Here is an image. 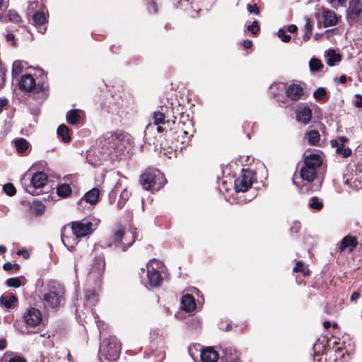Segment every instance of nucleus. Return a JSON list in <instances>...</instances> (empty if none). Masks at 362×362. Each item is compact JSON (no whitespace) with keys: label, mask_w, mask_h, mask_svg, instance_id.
Masks as SVG:
<instances>
[{"label":"nucleus","mask_w":362,"mask_h":362,"mask_svg":"<svg viewBox=\"0 0 362 362\" xmlns=\"http://www.w3.org/2000/svg\"><path fill=\"white\" fill-rule=\"evenodd\" d=\"M98 219L83 218L73 221L62 229V241L69 249H72L78 243V240L91 235L98 228Z\"/></svg>","instance_id":"f257e3e1"},{"label":"nucleus","mask_w":362,"mask_h":362,"mask_svg":"<svg viewBox=\"0 0 362 362\" xmlns=\"http://www.w3.org/2000/svg\"><path fill=\"white\" fill-rule=\"evenodd\" d=\"M135 238L133 232H126L122 227H118L112 231L108 238L103 240L99 244H95L94 250L98 247L106 248L115 246L121 248L122 251H126L133 244Z\"/></svg>","instance_id":"f03ea898"},{"label":"nucleus","mask_w":362,"mask_h":362,"mask_svg":"<svg viewBox=\"0 0 362 362\" xmlns=\"http://www.w3.org/2000/svg\"><path fill=\"white\" fill-rule=\"evenodd\" d=\"M64 288L56 281L48 283L42 296V301L45 308H57L64 302Z\"/></svg>","instance_id":"7ed1b4c3"},{"label":"nucleus","mask_w":362,"mask_h":362,"mask_svg":"<svg viewBox=\"0 0 362 362\" xmlns=\"http://www.w3.org/2000/svg\"><path fill=\"white\" fill-rule=\"evenodd\" d=\"M18 85L21 90L32 92L36 99L44 100L47 97V86L43 83L36 82L30 74L23 75Z\"/></svg>","instance_id":"20e7f679"},{"label":"nucleus","mask_w":362,"mask_h":362,"mask_svg":"<svg viewBox=\"0 0 362 362\" xmlns=\"http://www.w3.org/2000/svg\"><path fill=\"white\" fill-rule=\"evenodd\" d=\"M141 182L146 190L158 191L165 183V178L158 170L148 169L141 177Z\"/></svg>","instance_id":"39448f33"},{"label":"nucleus","mask_w":362,"mask_h":362,"mask_svg":"<svg viewBox=\"0 0 362 362\" xmlns=\"http://www.w3.org/2000/svg\"><path fill=\"white\" fill-rule=\"evenodd\" d=\"M148 283L151 286H158L163 281L161 272L164 265L162 262L156 259H151L146 264Z\"/></svg>","instance_id":"423d86ee"},{"label":"nucleus","mask_w":362,"mask_h":362,"mask_svg":"<svg viewBox=\"0 0 362 362\" xmlns=\"http://www.w3.org/2000/svg\"><path fill=\"white\" fill-rule=\"evenodd\" d=\"M121 350V344L116 337H111L103 341L101 346L102 354L110 361L116 360Z\"/></svg>","instance_id":"0eeeda50"},{"label":"nucleus","mask_w":362,"mask_h":362,"mask_svg":"<svg viewBox=\"0 0 362 362\" xmlns=\"http://www.w3.org/2000/svg\"><path fill=\"white\" fill-rule=\"evenodd\" d=\"M124 138V134L119 132H107L100 139V144L105 151L111 152L119 147Z\"/></svg>","instance_id":"6e6552de"},{"label":"nucleus","mask_w":362,"mask_h":362,"mask_svg":"<svg viewBox=\"0 0 362 362\" xmlns=\"http://www.w3.org/2000/svg\"><path fill=\"white\" fill-rule=\"evenodd\" d=\"M30 183L25 187V190L29 194L36 196L40 194L37 190L44 187L47 182V176L43 172H37L31 177L28 178Z\"/></svg>","instance_id":"1a4fd4ad"},{"label":"nucleus","mask_w":362,"mask_h":362,"mask_svg":"<svg viewBox=\"0 0 362 362\" xmlns=\"http://www.w3.org/2000/svg\"><path fill=\"white\" fill-rule=\"evenodd\" d=\"M23 320L26 325V330L22 332L30 334L32 331H30L28 328H33L40 325L42 320V315L40 310L35 308H30L27 309L23 313Z\"/></svg>","instance_id":"9d476101"},{"label":"nucleus","mask_w":362,"mask_h":362,"mask_svg":"<svg viewBox=\"0 0 362 362\" xmlns=\"http://www.w3.org/2000/svg\"><path fill=\"white\" fill-rule=\"evenodd\" d=\"M167 113L164 111V108L163 107H160V110L155 111L153 113L152 119L153 121V123H149L146 127V133L148 132H151L156 126V130L158 133H163L165 131V129L160 127V124H165V123H168V119H167Z\"/></svg>","instance_id":"9b49d317"},{"label":"nucleus","mask_w":362,"mask_h":362,"mask_svg":"<svg viewBox=\"0 0 362 362\" xmlns=\"http://www.w3.org/2000/svg\"><path fill=\"white\" fill-rule=\"evenodd\" d=\"M253 181L254 173L243 169L241 175L235 180V188L237 192H246L251 187Z\"/></svg>","instance_id":"f8f14e48"},{"label":"nucleus","mask_w":362,"mask_h":362,"mask_svg":"<svg viewBox=\"0 0 362 362\" xmlns=\"http://www.w3.org/2000/svg\"><path fill=\"white\" fill-rule=\"evenodd\" d=\"M346 16L350 22L362 21V2L360 0L349 1Z\"/></svg>","instance_id":"ddd939ff"},{"label":"nucleus","mask_w":362,"mask_h":362,"mask_svg":"<svg viewBox=\"0 0 362 362\" xmlns=\"http://www.w3.org/2000/svg\"><path fill=\"white\" fill-rule=\"evenodd\" d=\"M105 268L104 255L95 256L93 265L90 268L88 277L93 279H100Z\"/></svg>","instance_id":"4468645a"},{"label":"nucleus","mask_w":362,"mask_h":362,"mask_svg":"<svg viewBox=\"0 0 362 362\" xmlns=\"http://www.w3.org/2000/svg\"><path fill=\"white\" fill-rule=\"evenodd\" d=\"M119 192L120 193V196L119 199L117 202V206L119 208L122 209L124 206L126 202L130 197L131 193L126 187H122L121 180H119L116 183L114 188L110 192V196H116Z\"/></svg>","instance_id":"2eb2a0df"},{"label":"nucleus","mask_w":362,"mask_h":362,"mask_svg":"<svg viewBox=\"0 0 362 362\" xmlns=\"http://www.w3.org/2000/svg\"><path fill=\"white\" fill-rule=\"evenodd\" d=\"M286 96L292 100H298L304 95V88L300 84L291 83L287 86Z\"/></svg>","instance_id":"dca6fc26"},{"label":"nucleus","mask_w":362,"mask_h":362,"mask_svg":"<svg viewBox=\"0 0 362 362\" xmlns=\"http://www.w3.org/2000/svg\"><path fill=\"white\" fill-rule=\"evenodd\" d=\"M296 120L303 124L310 122L312 118V110L308 105L300 106L296 110Z\"/></svg>","instance_id":"f3484780"},{"label":"nucleus","mask_w":362,"mask_h":362,"mask_svg":"<svg viewBox=\"0 0 362 362\" xmlns=\"http://www.w3.org/2000/svg\"><path fill=\"white\" fill-rule=\"evenodd\" d=\"M358 245L357 238L354 236L347 235L344 237L339 243V250L341 252L347 250L349 252L354 251Z\"/></svg>","instance_id":"a211bd4d"},{"label":"nucleus","mask_w":362,"mask_h":362,"mask_svg":"<svg viewBox=\"0 0 362 362\" xmlns=\"http://www.w3.org/2000/svg\"><path fill=\"white\" fill-rule=\"evenodd\" d=\"M100 192L96 188L87 192L80 199L78 206H82L84 202L89 203L90 205H95L99 200Z\"/></svg>","instance_id":"6ab92c4d"},{"label":"nucleus","mask_w":362,"mask_h":362,"mask_svg":"<svg viewBox=\"0 0 362 362\" xmlns=\"http://www.w3.org/2000/svg\"><path fill=\"white\" fill-rule=\"evenodd\" d=\"M322 17L325 27L336 25L339 18L334 11L330 10H324Z\"/></svg>","instance_id":"aec40b11"},{"label":"nucleus","mask_w":362,"mask_h":362,"mask_svg":"<svg viewBox=\"0 0 362 362\" xmlns=\"http://www.w3.org/2000/svg\"><path fill=\"white\" fill-rule=\"evenodd\" d=\"M200 357L203 362H216L218 354L212 347H206L202 349Z\"/></svg>","instance_id":"412c9836"},{"label":"nucleus","mask_w":362,"mask_h":362,"mask_svg":"<svg viewBox=\"0 0 362 362\" xmlns=\"http://www.w3.org/2000/svg\"><path fill=\"white\" fill-rule=\"evenodd\" d=\"M181 305L187 312H192L196 308V303L192 295L186 293L182 296Z\"/></svg>","instance_id":"4be33fe9"},{"label":"nucleus","mask_w":362,"mask_h":362,"mask_svg":"<svg viewBox=\"0 0 362 362\" xmlns=\"http://www.w3.org/2000/svg\"><path fill=\"white\" fill-rule=\"evenodd\" d=\"M300 177L309 182H313L316 177V169L304 165L300 169Z\"/></svg>","instance_id":"5701e85b"},{"label":"nucleus","mask_w":362,"mask_h":362,"mask_svg":"<svg viewBox=\"0 0 362 362\" xmlns=\"http://www.w3.org/2000/svg\"><path fill=\"white\" fill-rule=\"evenodd\" d=\"M322 163V160L318 155L311 154L305 158L304 165L306 166L313 167L315 169H317Z\"/></svg>","instance_id":"b1692460"},{"label":"nucleus","mask_w":362,"mask_h":362,"mask_svg":"<svg viewBox=\"0 0 362 362\" xmlns=\"http://www.w3.org/2000/svg\"><path fill=\"white\" fill-rule=\"evenodd\" d=\"M325 58L326 63L329 66H334L341 59V55L337 53L334 49H329L325 54Z\"/></svg>","instance_id":"393cba45"},{"label":"nucleus","mask_w":362,"mask_h":362,"mask_svg":"<svg viewBox=\"0 0 362 362\" xmlns=\"http://www.w3.org/2000/svg\"><path fill=\"white\" fill-rule=\"evenodd\" d=\"M81 111L78 109H73L67 112L66 119L69 124H76L81 119Z\"/></svg>","instance_id":"a878e982"},{"label":"nucleus","mask_w":362,"mask_h":362,"mask_svg":"<svg viewBox=\"0 0 362 362\" xmlns=\"http://www.w3.org/2000/svg\"><path fill=\"white\" fill-rule=\"evenodd\" d=\"M16 149L18 153H24L30 148L28 141L23 138L14 141Z\"/></svg>","instance_id":"bb28decb"},{"label":"nucleus","mask_w":362,"mask_h":362,"mask_svg":"<svg viewBox=\"0 0 362 362\" xmlns=\"http://www.w3.org/2000/svg\"><path fill=\"white\" fill-rule=\"evenodd\" d=\"M305 137L308 144L310 145H317L320 139V134L317 130H310L305 133Z\"/></svg>","instance_id":"cd10ccee"},{"label":"nucleus","mask_w":362,"mask_h":362,"mask_svg":"<svg viewBox=\"0 0 362 362\" xmlns=\"http://www.w3.org/2000/svg\"><path fill=\"white\" fill-rule=\"evenodd\" d=\"M72 189L68 184H61L57 188V193L61 197H67L71 194Z\"/></svg>","instance_id":"c85d7f7f"},{"label":"nucleus","mask_w":362,"mask_h":362,"mask_svg":"<svg viewBox=\"0 0 362 362\" xmlns=\"http://www.w3.org/2000/svg\"><path fill=\"white\" fill-rule=\"evenodd\" d=\"M69 129L65 124H61L57 128V134L62 137L64 142H69L71 140L69 136Z\"/></svg>","instance_id":"c756f323"},{"label":"nucleus","mask_w":362,"mask_h":362,"mask_svg":"<svg viewBox=\"0 0 362 362\" xmlns=\"http://www.w3.org/2000/svg\"><path fill=\"white\" fill-rule=\"evenodd\" d=\"M17 302V298L15 296H1L0 298V303L4 305L7 309H10L13 307L14 303Z\"/></svg>","instance_id":"7c9ffc66"},{"label":"nucleus","mask_w":362,"mask_h":362,"mask_svg":"<svg viewBox=\"0 0 362 362\" xmlns=\"http://www.w3.org/2000/svg\"><path fill=\"white\" fill-rule=\"evenodd\" d=\"M24 69L23 62L22 61H15L12 67V76L13 78L18 77Z\"/></svg>","instance_id":"2f4dec72"},{"label":"nucleus","mask_w":362,"mask_h":362,"mask_svg":"<svg viewBox=\"0 0 362 362\" xmlns=\"http://www.w3.org/2000/svg\"><path fill=\"white\" fill-rule=\"evenodd\" d=\"M309 67L310 71L315 72L321 70L323 67V64L319 59L316 58H312L309 62Z\"/></svg>","instance_id":"473e14b6"},{"label":"nucleus","mask_w":362,"mask_h":362,"mask_svg":"<svg viewBox=\"0 0 362 362\" xmlns=\"http://www.w3.org/2000/svg\"><path fill=\"white\" fill-rule=\"evenodd\" d=\"M304 30L305 33L303 35V38L305 41H308L310 38V36L312 35V25L308 19H307L306 21L305 25L304 26Z\"/></svg>","instance_id":"72a5a7b5"},{"label":"nucleus","mask_w":362,"mask_h":362,"mask_svg":"<svg viewBox=\"0 0 362 362\" xmlns=\"http://www.w3.org/2000/svg\"><path fill=\"white\" fill-rule=\"evenodd\" d=\"M309 206L315 210H320L323 206V204L317 197H313L310 200Z\"/></svg>","instance_id":"f704fd0d"},{"label":"nucleus","mask_w":362,"mask_h":362,"mask_svg":"<svg viewBox=\"0 0 362 362\" xmlns=\"http://www.w3.org/2000/svg\"><path fill=\"white\" fill-rule=\"evenodd\" d=\"M8 17L10 21L18 23L21 21V16L14 10H10L8 13Z\"/></svg>","instance_id":"c9c22d12"},{"label":"nucleus","mask_w":362,"mask_h":362,"mask_svg":"<svg viewBox=\"0 0 362 362\" xmlns=\"http://www.w3.org/2000/svg\"><path fill=\"white\" fill-rule=\"evenodd\" d=\"M33 19L36 24L42 25L45 22L46 17L43 13L37 12L33 15Z\"/></svg>","instance_id":"e433bc0d"},{"label":"nucleus","mask_w":362,"mask_h":362,"mask_svg":"<svg viewBox=\"0 0 362 362\" xmlns=\"http://www.w3.org/2000/svg\"><path fill=\"white\" fill-rule=\"evenodd\" d=\"M4 192L8 196H13L16 194V189L11 183H7L3 187Z\"/></svg>","instance_id":"4c0bfd02"},{"label":"nucleus","mask_w":362,"mask_h":362,"mask_svg":"<svg viewBox=\"0 0 362 362\" xmlns=\"http://www.w3.org/2000/svg\"><path fill=\"white\" fill-rule=\"evenodd\" d=\"M327 94V90L325 88H318L313 93V96L317 100H322Z\"/></svg>","instance_id":"58836bf2"},{"label":"nucleus","mask_w":362,"mask_h":362,"mask_svg":"<svg viewBox=\"0 0 362 362\" xmlns=\"http://www.w3.org/2000/svg\"><path fill=\"white\" fill-rule=\"evenodd\" d=\"M277 35H278V37L284 42H288L291 40V36L289 35H287L286 30L283 28L279 29L278 30Z\"/></svg>","instance_id":"ea45409f"},{"label":"nucleus","mask_w":362,"mask_h":362,"mask_svg":"<svg viewBox=\"0 0 362 362\" xmlns=\"http://www.w3.org/2000/svg\"><path fill=\"white\" fill-rule=\"evenodd\" d=\"M336 151L338 154L342 155L344 158H348L352 153L350 148H344L343 147H337Z\"/></svg>","instance_id":"a19ab883"},{"label":"nucleus","mask_w":362,"mask_h":362,"mask_svg":"<svg viewBox=\"0 0 362 362\" xmlns=\"http://www.w3.org/2000/svg\"><path fill=\"white\" fill-rule=\"evenodd\" d=\"M6 284L10 287L18 288L21 285V282L18 278H10L7 279Z\"/></svg>","instance_id":"79ce46f5"},{"label":"nucleus","mask_w":362,"mask_h":362,"mask_svg":"<svg viewBox=\"0 0 362 362\" xmlns=\"http://www.w3.org/2000/svg\"><path fill=\"white\" fill-rule=\"evenodd\" d=\"M293 271L300 272L305 273V274H309L308 272H305V267L302 261H298L296 262V266L293 267Z\"/></svg>","instance_id":"37998d69"},{"label":"nucleus","mask_w":362,"mask_h":362,"mask_svg":"<svg viewBox=\"0 0 362 362\" xmlns=\"http://www.w3.org/2000/svg\"><path fill=\"white\" fill-rule=\"evenodd\" d=\"M247 30L251 32L253 35H256L259 30L258 22L257 21H253L251 25L247 26Z\"/></svg>","instance_id":"c03bdc74"},{"label":"nucleus","mask_w":362,"mask_h":362,"mask_svg":"<svg viewBox=\"0 0 362 362\" xmlns=\"http://www.w3.org/2000/svg\"><path fill=\"white\" fill-rule=\"evenodd\" d=\"M346 141V139L345 137H341L339 140H333L331 141V144L334 147H344L345 142Z\"/></svg>","instance_id":"a18cd8bd"},{"label":"nucleus","mask_w":362,"mask_h":362,"mask_svg":"<svg viewBox=\"0 0 362 362\" xmlns=\"http://www.w3.org/2000/svg\"><path fill=\"white\" fill-rule=\"evenodd\" d=\"M247 9L248 12L250 13H255L256 15H258L259 13V9L256 4H247Z\"/></svg>","instance_id":"49530a36"},{"label":"nucleus","mask_w":362,"mask_h":362,"mask_svg":"<svg viewBox=\"0 0 362 362\" xmlns=\"http://www.w3.org/2000/svg\"><path fill=\"white\" fill-rule=\"evenodd\" d=\"M6 41L10 43L12 46H15V36L13 33H7L5 35Z\"/></svg>","instance_id":"de8ad7c7"},{"label":"nucleus","mask_w":362,"mask_h":362,"mask_svg":"<svg viewBox=\"0 0 362 362\" xmlns=\"http://www.w3.org/2000/svg\"><path fill=\"white\" fill-rule=\"evenodd\" d=\"M8 362H26V360L23 356H16L11 358Z\"/></svg>","instance_id":"09e8293b"},{"label":"nucleus","mask_w":362,"mask_h":362,"mask_svg":"<svg viewBox=\"0 0 362 362\" xmlns=\"http://www.w3.org/2000/svg\"><path fill=\"white\" fill-rule=\"evenodd\" d=\"M356 98L355 106L358 108L362 107V96L360 95H356Z\"/></svg>","instance_id":"8fccbe9b"},{"label":"nucleus","mask_w":362,"mask_h":362,"mask_svg":"<svg viewBox=\"0 0 362 362\" xmlns=\"http://www.w3.org/2000/svg\"><path fill=\"white\" fill-rule=\"evenodd\" d=\"M360 296L361 295L358 292L354 291L351 295L350 300L352 302L356 301L360 298Z\"/></svg>","instance_id":"3c124183"},{"label":"nucleus","mask_w":362,"mask_h":362,"mask_svg":"<svg viewBox=\"0 0 362 362\" xmlns=\"http://www.w3.org/2000/svg\"><path fill=\"white\" fill-rule=\"evenodd\" d=\"M17 254L18 255H22L24 259H28L30 256L27 250H19Z\"/></svg>","instance_id":"603ef678"},{"label":"nucleus","mask_w":362,"mask_h":362,"mask_svg":"<svg viewBox=\"0 0 362 362\" xmlns=\"http://www.w3.org/2000/svg\"><path fill=\"white\" fill-rule=\"evenodd\" d=\"M252 42L250 40H245L243 42V46L245 49H249L252 47Z\"/></svg>","instance_id":"864d4df0"},{"label":"nucleus","mask_w":362,"mask_h":362,"mask_svg":"<svg viewBox=\"0 0 362 362\" xmlns=\"http://www.w3.org/2000/svg\"><path fill=\"white\" fill-rule=\"evenodd\" d=\"M298 30L297 28V26L296 25H290L288 27V31L291 33H293L295 32H296Z\"/></svg>","instance_id":"5fc2aeb1"},{"label":"nucleus","mask_w":362,"mask_h":362,"mask_svg":"<svg viewBox=\"0 0 362 362\" xmlns=\"http://www.w3.org/2000/svg\"><path fill=\"white\" fill-rule=\"evenodd\" d=\"M7 105L6 99H0V113L2 112L3 107Z\"/></svg>","instance_id":"6e6d98bb"},{"label":"nucleus","mask_w":362,"mask_h":362,"mask_svg":"<svg viewBox=\"0 0 362 362\" xmlns=\"http://www.w3.org/2000/svg\"><path fill=\"white\" fill-rule=\"evenodd\" d=\"M7 346L6 341L5 339H0V350H4Z\"/></svg>","instance_id":"4d7b16f0"},{"label":"nucleus","mask_w":362,"mask_h":362,"mask_svg":"<svg viewBox=\"0 0 362 362\" xmlns=\"http://www.w3.org/2000/svg\"><path fill=\"white\" fill-rule=\"evenodd\" d=\"M346 80V76L345 75H341L338 79L339 82L341 83H345Z\"/></svg>","instance_id":"13d9d810"},{"label":"nucleus","mask_w":362,"mask_h":362,"mask_svg":"<svg viewBox=\"0 0 362 362\" xmlns=\"http://www.w3.org/2000/svg\"><path fill=\"white\" fill-rule=\"evenodd\" d=\"M4 270H10L12 268V264L9 262L5 263L3 266Z\"/></svg>","instance_id":"bf43d9fd"},{"label":"nucleus","mask_w":362,"mask_h":362,"mask_svg":"<svg viewBox=\"0 0 362 362\" xmlns=\"http://www.w3.org/2000/svg\"><path fill=\"white\" fill-rule=\"evenodd\" d=\"M323 325H324V327H325V329H329V328L330 327V326H331V322H329V321H325V322H324Z\"/></svg>","instance_id":"052dcab7"},{"label":"nucleus","mask_w":362,"mask_h":362,"mask_svg":"<svg viewBox=\"0 0 362 362\" xmlns=\"http://www.w3.org/2000/svg\"><path fill=\"white\" fill-rule=\"evenodd\" d=\"M6 250V247L4 245H0V253H4Z\"/></svg>","instance_id":"680f3d73"},{"label":"nucleus","mask_w":362,"mask_h":362,"mask_svg":"<svg viewBox=\"0 0 362 362\" xmlns=\"http://www.w3.org/2000/svg\"><path fill=\"white\" fill-rule=\"evenodd\" d=\"M338 4L341 6H344L346 2V0H337Z\"/></svg>","instance_id":"e2e57ef3"},{"label":"nucleus","mask_w":362,"mask_h":362,"mask_svg":"<svg viewBox=\"0 0 362 362\" xmlns=\"http://www.w3.org/2000/svg\"><path fill=\"white\" fill-rule=\"evenodd\" d=\"M67 359L69 362H71V354L69 352L67 354Z\"/></svg>","instance_id":"0e129e2a"},{"label":"nucleus","mask_w":362,"mask_h":362,"mask_svg":"<svg viewBox=\"0 0 362 362\" xmlns=\"http://www.w3.org/2000/svg\"><path fill=\"white\" fill-rule=\"evenodd\" d=\"M28 177V174H25L23 175L22 180H21V182L22 184H23V181L25 180V178Z\"/></svg>","instance_id":"69168bd1"},{"label":"nucleus","mask_w":362,"mask_h":362,"mask_svg":"<svg viewBox=\"0 0 362 362\" xmlns=\"http://www.w3.org/2000/svg\"><path fill=\"white\" fill-rule=\"evenodd\" d=\"M4 6V0H0V10Z\"/></svg>","instance_id":"338daca9"},{"label":"nucleus","mask_w":362,"mask_h":362,"mask_svg":"<svg viewBox=\"0 0 362 362\" xmlns=\"http://www.w3.org/2000/svg\"><path fill=\"white\" fill-rule=\"evenodd\" d=\"M151 4H152V6H153V7L154 8V11L156 12L157 10H156V4L155 3H152Z\"/></svg>","instance_id":"774afa93"}]
</instances>
